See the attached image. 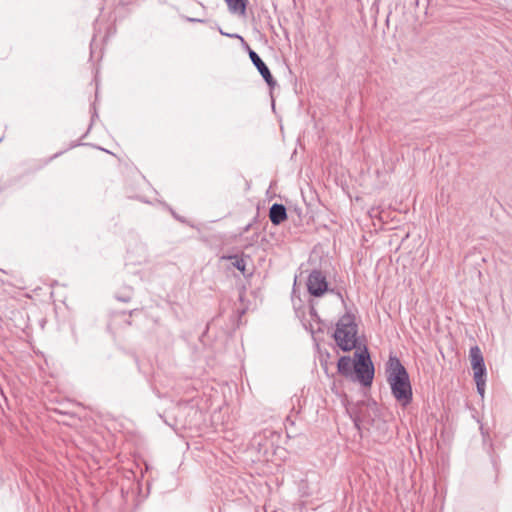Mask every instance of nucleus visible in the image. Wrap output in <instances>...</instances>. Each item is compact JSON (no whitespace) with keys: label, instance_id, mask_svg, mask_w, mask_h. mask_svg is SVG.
Returning <instances> with one entry per match:
<instances>
[{"label":"nucleus","instance_id":"3","mask_svg":"<svg viewBox=\"0 0 512 512\" xmlns=\"http://www.w3.org/2000/svg\"><path fill=\"white\" fill-rule=\"evenodd\" d=\"M357 333L358 325L355 316L346 313L336 323L333 337L338 347L343 351L362 350L363 347L358 342Z\"/></svg>","mask_w":512,"mask_h":512},{"label":"nucleus","instance_id":"15","mask_svg":"<svg viewBox=\"0 0 512 512\" xmlns=\"http://www.w3.org/2000/svg\"><path fill=\"white\" fill-rule=\"evenodd\" d=\"M136 311H137V309H133V310H131V311L129 312V316L134 315V313H135Z\"/></svg>","mask_w":512,"mask_h":512},{"label":"nucleus","instance_id":"2","mask_svg":"<svg viewBox=\"0 0 512 512\" xmlns=\"http://www.w3.org/2000/svg\"><path fill=\"white\" fill-rule=\"evenodd\" d=\"M387 373L392 395L401 406H407L412 401V386L406 368L397 357L389 356Z\"/></svg>","mask_w":512,"mask_h":512},{"label":"nucleus","instance_id":"1","mask_svg":"<svg viewBox=\"0 0 512 512\" xmlns=\"http://www.w3.org/2000/svg\"><path fill=\"white\" fill-rule=\"evenodd\" d=\"M337 371L364 387L371 386L375 370L367 347L364 345L362 350H356L353 360L349 356H341L337 363Z\"/></svg>","mask_w":512,"mask_h":512},{"label":"nucleus","instance_id":"4","mask_svg":"<svg viewBox=\"0 0 512 512\" xmlns=\"http://www.w3.org/2000/svg\"><path fill=\"white\" fill-rule=\"evenodd\" d=\"M386 238H388V253H398L401 249L405 250L404 246L408 240L409 233L404 228H386ZM406 253L405 251L401 252Z\"/></svg>","mask_w":512,"mask_h":512},{"label":"nucleus","instance_id":"14","mask_svg":"<svg viewBox=\"0 0 512 512\" xmlns=\"http://www.w3.org/2000/svg\"><path fill=\"white\" fill-rule=\"evenodd\" d=\"M185 20L190 23H205L206 20L194 17H185Z\"/></svg>","mask_w":512,"mask_h":512},{"label":"nucleus","instance_id":"8","mask_svg":"<svg viewBox=\"0 0 512 512\" xmlns=\"http://www.w3.org/2000/svg\"><path fill=\"white\" fill-rule=\"evenodd\" d=\"M272 224L279 225L287 219V210L283 204L274 203L269 209Z\"/></svg>","mask_w":512,"mask_h":512},{"label":"nucleus","instance_id":"16","mask_svg":"<svg viewBox=\"0 0 512 512\" xmlns=\"http://www.w3.org/2000/svg\"><path fill=\"white\" fill-rule=\"evenodd\" d=\"M317 248H318L317 246L314 247V250H313L314 253H316Z\"/></svg>","mask_w":512,"mask_h":512},{"label":"nucleus","instance_id":"10","mask_svg":"<svg viewBox=\"0 0 512 512\" xmlns=\"http://www.w3.org/2000/svg\"><path fill=\"white\" fill-rule=\"evenodd\" d=\"M232 13L244 15L246 12L247 0H225Z\"/></svg>","mask_w":512,"mask_h":512},{"label":"nucleus","instance_id":"7","mask_svg":"<svg viewBox=\"0 0 512 512\" xmlns=\"http://www.w3.org/2000/svg\"><path fill=\"white\" fill-rule=\"evenodd\" d=\"M469 358L471 367L473 370V376L479 377L486 376V367L484 364V358L482 352L478 346H473L469 352Z\"/></svg>","mask_w":512,"mask_h":512},{"label":"nucleus","instance_id":"6","mask_svg":"<svg viewBox=\"0 0 512 512\" xmlns=\"http://www.w3.org/2000/svg\"><path fill=\"white\" fill-rule=\"evenodd\" d=\"M307 289L314 297L322 296L328 290L326 276L320 270H313L307 279Z\"/></svg>","mask_w":512,"mask_h":512},{"label":"nucleus","instance_id":"5","mask_svg":"<svg viewBox=\"0 0 512 512\" xmlns=\"http://www.w3.org/2000/svg\"><path fill=\"white\" fill-rule=\"evenodd\" d=\"M244 48L247 50L251 62L256 67L264 81L267 83L270 89H273L277 85V82L272 76L268 66L264 63L261 57L253 49H251L247 42H244Z\"/></svg>","mask_w":512,"mask_h":512},{"label":"nucleus","instance_id":"13","mask_svg":"<svg viewBox=\"0 0 512 512\" xmlns=\"http://www.w3.org/2000/svg\"><path fill=\"white\" fill-rule=\"evenodd\" d=\"M219 33H220L221 35H223V36H227V37H229V38H237V39L241 40V42H242V44H243V45H244V42H246V41L244 40V38H243L241 35H239V34H234V33H233V34H230V32H227V33H226V32H224L221 28H219Z\"/></svg>","mask_w":512,"mask_h":512},{"label":"nucleus","instance_id":"17","mask_svg":"<svg viewBox=\"0 0 512 512\" xmlns=\"http://www.w3.org/2000/svg\"><path fill=\"white\" fill-rule=\"evenodd\" d=\"M126 323H127L128 325H131V321H130V320H127V321H126Z\"/></svg>","mask_w":512,"mask_h":512},{"label":"nucleus","instance_id":"11","mask_svg":"<svg viewBox=\"0 0 512 512\" xmlns=\"http://www.w3.org/2000/svg\"><path fill=\"white\" fill-rule=\"evenodd\" d=\"M474 380L477 386L478 393L483 397L485 392V376H480V378L474 376Z\"/></svg>","mask_w":512,"mask_h":512},{"label":"nucleus","instance_id":"9","mask_svg":"<svg viewBox=\"0 0 512 512\" xmlns=\"http://www.w3.org/2000/svg\"><path fill=\"white\" fill-rule=\"evenodd\" d=\"M232 260V258H228ZM231 265L238 269L245 278H249L254 274V266L248 267L246 258H233Z\"/></svg>","mask_w":512,"mask_h":512},{"label":"nucleus","instance_id":"12","mask_svg":"<svg viewBox=\"0 0 512 512\" xmlns=\"http://www.w3.org/2000/svg\"><path fill=\"white\" fill-rule=\"evenodd\" d=\"M116 299L121 302H129L132 298V289L128 288L127 291L123 294H117Z\"/></svg>","mask_w":512,"mask_h":512}]
</instances>
